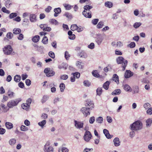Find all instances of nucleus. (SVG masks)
I'll return each instance as SVG.
<instances>
[{
    "mask_svg": "<svg viewBox=\"0 0 152 152\" xmlns=\"http://www.w3.org/2000/svg\"><path fill=\"white\" fill-rule=\"evenodd\" d=\"M113 80L114 81L116 82L117 84L119 83L118 77L116 74H115L113 75Z\"/></svg>",
    "mask_w": 152,
    "mask_h": 152,
    "instance_id": "22",
    "label": "nucleus"
},
{
    "mask_svg": "<svg viewBox=\"0 0 152 152\" xmlns=\"http://www.w3.org/2000/svg\"><path fill=\"white\" fill-rule=\"evenodd\" d=\"M84 85L86 86L89 87L91 85V83L88 80H85L83 81Z\"/></svg>",
    "mask_w": 152,
    "mask_h": 152,
    "instance_id": "50",
    "label": "nucleus"
},
{
    "mask_svg": "<svg viewBox=\"0 0 152 152\" xmlns=\"http://www.w3.org/2000/svg\"><path fill=\"white\" fill-rule=\"evenodd\" d=\"M68 67V65L66 64V63H63L61 64V65H59L58 68L59 69H63L65 70Z\"/></svg>",
    "mask_w": 152,
    "mask_h": 152,
    "instance_id": "23",
    "label": "nucleus"
},
{
    "mask_svg": "<svg viewBox=\"0 0 152 152\" xmlns=\"http://www.w3.org/2000/svg\"><path fill=\"white\" fill-rule=\"evenodd\" d=\"M60 90L61 92H63L64 91L65 89V85L63 83H61L59 86Z\"/></svg>",
    "mask_w": 152,
    "mask_h": 152,
    "instance_id": "39",
    "label": "nucleus"
},
{
    "mask_svg": "<svg viewBox=\"0 0 152 152\" xmlns=\"http://www.w3.org/2000/svg\"><path fill=\"white\" fill-rule=\"evenodd\" d=\"M121 93V91L120 89H116L113 92L112 94L113 95H116L120 94Z\"/></svg>",
    "mask_w": 152,
    "mask_h": 152,
    "instance_id": "26",
    "label": "nucleus"
},
{
    "mask_svg": "<svg viewBox=\"0 0 152 152\" xmlns=\"http://www.w3.org/2000/svg\"><path fill=\"white\" fill-rule=\"evenodd\" d=\"M116 61L118 64H122V70L124 71L128 64V61L125 60V59L122 56L118 57L116 59Z\"/></svg>",
    "mask_w": 152,
    "mask_h": 152,
    "instance_id": "2",
    "label": "nucleus"
},
{
    "mask_svg": "<svg viewBox=\"0 0 152 152\" xmlns=\"http://www.w3.org/2000/svg\"><path fill=\"white\" fill-rule=\"evenodd\" d=\"M146 126L147 127L151 126L152 123V119L149 118L146 121Z\"/></svg>",
    "mask_w": 152,
    "mask_h": 152,
    "instance_id": "36",
    "label": "nucleus"
},
{
    "mask_svg": "<svg viewBox=\"0 0 152 152\" xmlns=\"http://www.w3.org/2000/svg\"><path fill=\"white\" fill-rule=\"evenodd\" d=\"M142 24L140 22H136L133 25V27L135 28H137L140 27Z\"/></svg>",
    "mask_w": 152,
    "mask_h": 152,
    "instance_id": "51",
    "label": "nucleus"
},
{
    "mask_svg": "<svg viewBox=\"0 0 152 152\" xmlns=\"http://www.w3.org/2000/svg\"><path fill=\"white\" fill-rule=\"evenodd\" d=\"M31 101L32 100L31 98H29L27 100L26 103L27 104V106L30 107Z\"/></svg>",
    "mask_w": 152,
    "mask_h": 152,
    "instance_id": "62",
    "label": "nucleus"
},
{
    "mask_svg": "<svg viewBox=\"0 0 152 152\" xmlns=\"http://www.w3.org/2000/svg\"><path fill=\"white\" fill-rule=\"evenodd\" d=\"M64 6L65 7L66 9L67 10H70L72 8V7H73L72 6H71L69 4H64Z\"/></svg>",
    "mask_w": 152,
    "mask_h": 152,
    "instance_id": "43",
    "label": "nucleus"
},
{
    "mask_svg": "<svg viewBox=\"0 0 152 152\" xmlns=\"http://www.w3.org/2000/svg\"><path fill=\"white\" fill-rule=\"evenodd\" d=\"M61 151L62 152H69V150L66 147H62L61 148Z\"/></svg>",
    "mask_w": 152,
    "mask_h": 152,
    "instance_id": "64",
    "label": "nucleus"
},
{
    "mask_svg": "<svg viewBox=\"0 0 152 152\" xmlns=\"http://www.w3.org/2000/svg\"><path fill=\"white\" fill-rule=\"evenodd\" d=\"M78 55L80 56V58H86L87 57V54L85 51L83 50H82L78 53Z\"/></svg>",
    "mask_w": 152,
    "mask_h": 152,
    "instance_id": "13",
    "label": "nucleus"
},
{
    "mask_svg": "<svg viewBox=\"0 0 152 152\" xmlns=\"http://www.w3.org/2000/svg\"><path fill=\"white\" fill-rule=\"evenodd\" d=\"M103 132L107 138L111 139L112 137V136L109 133L107 129H104L103 130Z\"/></svg>",
    "mask_w": 152,
    "mask_h": 152,
    "instance_id": "17",
    "label": "nucleus"
},
{
    "mask_svg": "<svg viewBox=\"0 0 152 152\" xmlns=\"http://www.w3.org/2000/svg\"><path fill=\"white\" fill-rule=\"evenodd\" d=\"M3 50L4 53L7 55H14L15 54V52H12V48L10 45L5 46L3 48Z\"/></svg>",
    "mask_w": 152,
    "mask_h": 152,
    "instance_id": "4",
    "label": "nucleus"
},
{
    "mask_svg": "<svg viewBox=\"0 0 152 152\" xmlns=\"http://www.w3.org/2000/svg\"><path fill=\"white\" fill-rule=\"evenodd\" d=\"M5 126L8 129H12L13 126V124L12 123L8 122L5 123Z\"/></svg>",
    "mask_w": 152,
    "mask_h": 152,
    "instance_id": "21",
    "label": "nucleus"
},
{
    "mask_svg": "<svg viewBox=\"0 0 152 152\" xmlns=\"http://www.w3.org/2000/svg\"><path fill=\"white\" fill-rule=\"evenodd\" d=\"M49 97L47 95H44L42 100H41V102L42 103H45L48 99Z\"/></svg>",
    "mask_w": 152,
    "mask_h": 152,
    "instance_id": "37",
    "label": "nucleus"
},
{
    "mask_svg": "<svg viewBox=\"0 0 152 152\" xmlns=\"http://www.w3.org/2000/svg\"><path fill=\"white\" fill-rule=\"evenodd\" d=\"M64 56L66 60H68L69 59L70 55L68 52L66 51L65 52Z\"/></svg>",
    "mask_w": 152,
    "mask_h": 152,
    "instance_id": "57",
    "label": "nucleus"
},
{
    "mask_svg": "<svg viewBox=\"0 0 152 152\" xmlns=\"http://www.w3.org/2000/svg\"><path fill=\"white\" fill-rule=\"evenodd\" d=\"M102 88H98L96 90L97 94V95L100 96L102 92Z\"/></svg>",
    "mask_w": 152,
    "mask_h": 152,
    "instance_id": "54",
    "label": "nucleus"
},
{
    "mask_svg": "<svg viewBox=\"0 0 152 152\" xmlns=\"http://www.w3.org/2000/svg\"><path fill=\"white\" fill-rule=\"evenodd\" d=\"M92 137V135L91 132L89 131H86L83 137V138L85 140L88 142L89 141Z\"/></svg>",
    "mask_w": 152,
    "mask_h": 152,
    "instance_id": "6",
    "label": "nucleus"
},
{
    "mask_svg": "<svg viewBox=\"0 0 152 152\" xmlns=\"http://www.w3.org/2000/svg\"><path fill=\"white\" fill-rule=\"evenodd\" d=\"M13 36V34L11 32H8L6 35L7 37L9 39H11Z\"/></svg>",
    "mask_w": 152,
    "mask_h": 152,
    "instance_id": "49",
    "label": "nucleus"
},
{
    "mask_svg": "<svg viewBox=\"0 0 152 152\" xmlns=\"http://www.w3.org/2000/svg\"><path fill=\"white\" fill-rule=\"evenodd\" d=\"M21 77L20 75H17L14 78V81L16 82H18L20 80Z\"/></svg>",
    "mask_w": 152,
    "mask_h": 152,
    "instance_id": "34",
    "label": "nucleus"
},
{
    "mask_svg": "<svg viewBox=\"0 0 152 152\" xmlns=\"http://www.w3.org/2000/svg\"><path fill=\"white\" fill-rule=\"evenodd\" d=\"M21 106L23 109L27 110H28L30 107L29 106H27V104L26 103L22 104H21Z\"/></svg>",
    "mask_w": 152,
    "mask_h": 152,
    "instance_id": "32",
    "label": "nucleus"
},
{
    "mask_svg": "<svg viewBox=\"0 0 152 152\" xmlns=\"http://www.w3.org/2000/svg\"><path fill=\"white\" fill-rule=\"evenodd\" d=\"M104 25V22L103 21H101L99 22L97 25L96 27L97 28L100 29L102 28Z\"/></svg>",
    "mask_w": 152,
    "mask_h": 152,
    "instance_id": "35",
    "label": "nucleus"
},
{
    "mask_svg": "<svg viewBox=\"0 0 152 152\" xmlns=\"http://www.w3.org/2000/svg\"><path fill=\"white\" fill-rule=\"evenodd\" d=\"M39 36L38 35L34 36L32 39V41L34 42H37L39 41Z\"/></svg>",
    "mask_w": 152,
    "mask_h": 152,
    "instance_id": "33",
    "label": "nucleus"
},
{
    "mask_svg": "<svg viewBox=\"0 0 152 152\" xmlns=\"http://www.w3.org/2000/svg\"><path fill=\"white\" fill-rule=\"evenodd\" d=\"M68 76L66 75H61L60 76V79L63 80H66L68 78Z\"/></svg>",
    "mask_w": 152,
    "mask_h": 152,
    "instance_id": "56",
    "label": "nucleus"
},
{
    "mask_svg": "<svg viewBox=\"0 0 152 152\" xmlns=\"http://www.w3.org/2000/svg\"><path fill=\"white\" fill-rule=\"evenodd\" d=\"M85 107H87L88 109H92L94 108V105L93 102L90 100H87L86 101L85 103Z\"/></svg>",
    "mask_w": 152,
    "mask_h": 152,
    "instance_id": "8",
    "label": "nucleus"
},
{
    "mask_svg": "<svg viewBox=\"0 0 152 152\" xmlns=\"http://www.w3.org/2000/svg\"><path fill=\"white\" fill-rule=\"evenodd\" d=\"M133 75V73L130 70H127L126 71L124 74V77L125 78H129L132 76Z\"/></svg>",
    "mask_w": 152,
    "mask_h": 152,
    "instance_id": "12",
    "label": "nucleus"
},
{
    "mask_svg": "<svg viewBox=\"0 0 152 152\" xmlns=\"http://www.w3.org/2000/svg\"><path fill=\"white\" fill-rule=\"evenodd\" d=\"M75 126L77 129H80L83 128L84 123L83 121H77L76 120L74 121Z\"/></svg>",
    "mask_w": 152,
    "mask_h": 152,
    "instance_id": "9",
    "label": "nucleus"
},
{
    "mask_svg": "<svg viewBox=\"0 0 152 152\" xmlns=\"http://www.w3.org/2000/svg\"><path fill=\"white\" fill-rule=\"evenodd\" d=\"M146 113L147 114L150 115H152V107L148 108L146 111Z\"/></svg>",
    "mask_w": 152,
    "mask_h": 152,
    "instance_id": "59",
    "label": "nucleus"
},
{
    "mask_svg": "<svg viewBox=\"0 0 152 152\" xmlns=\"http://www.w3.org/2000/svg\"><path fill=\"white\" fill-rule=\"evenodd\" d=\"M46 120H44L41 121H40L38 123V125L40 126L42 128H43L46 124Z\"/></svg>",
    "mask_w": 152,
    "mask_h": 152,
    "instance_id": "25",
    "label": "nucleus"
},
{
    "mask_svg": "<svg viewBox=\"0 0 152 152\" xmlns=\"http://www.w3.org/2000/svg\"><path fill=\"white\" fill-rule=\"evenodd\" d=\"M110 83V82L109 81H107L103 85V88L106 90H107L109 88Z\"/></svg>",
    "mask_w": 152,
    "mask_h": 152,
    "instance_id": "28",
    "label": "nucleus"
},
{
    "mask_svg": "<svg viewBox=\"0 0 152 152\" xmlns=\"http://www.w3.org/2000/svg\"><path fill=\"white\" fill-rule=\"evenodd\" d=\"M64 15L68 19H71L72 18V15L68 12H65L64 14Z\"/></svg>",
    "mask_w": 152,
    "mask_h": 152,
    "instance_id": "40",
    "label": "nucleus"
},
{
    "mask_svg": "<svg viewBox=\"0 0 152 152\" xmlns=\"http://www.w3.org/2000/svg\"><path fill=\"white\" fill-rule=\"evenodd\" d=\"M42 42L44 44H47L48 43V38L46 37L45 36L42 39Z\"/></svg>",
    "mask_w": 152,
    "mask_h": 152,
    "instance_id": "53",
    "label": "nucleus"
},
{
    "mask_svg": "<svg viewBox=\"0 0 152 152\" xmlns=\"http://www.w3.org/2000/svg\"><path fill=\"white\" fill-rule=\"evenodd\" d=\"M81 111L82 112L84 116L87 117L90 114V110L88 109L87 107H83L81 109Z\"/></svg>",
    "mask_w": 152,
    "mask_h": 152,
    "instance_id": "7",
    "label": "nucleus"
},
{
    "mask_svg": "<svg viewBox=\"0 0 152 152\" xmlns=\"http://www.w3.org/2000/svg\"><path fill=\"white\" fill-rule=\"evenodd\" d=\"M49 22L53 25H56L58 24V23L57 20L54 19H51L49 20Z\"/></svg>",
    "mask_w": 152,
    "mask_h": 152,
    "instance_id": "29",
    "label": "nucleus"
},
{
    "mask_svg": "<svg viewBox=\"0 0 152 152\" xmlns=\"http://www.w3.org/2000/svg\"><path fill=\"white\" fill-rule=\"evenodd\" d=\"M1 11L4 12L9 14L10 12L9 10H7L5 7H3L1 8Z\"/></svg>",
    "mask_w": 152,
    "mask_h": 152,
    "instance_id": "55",
    "label": "nucleus"
},
{
    "mask_svg": "<svg viewBox=\"0 0 152 152\" xmlns=\"http://www.w3.org/2000/svg\"><path fill=\"white\" fill-rule=\"evenodd\" d=\"M16 140L15 138H12L9 141V143L11 146L14 145L16 143Z\"/></svg>",
    "mask_w": 152,
    "mask_h": 152,
    "instance_id": "24",
    "label": "nucleus"
},
{
    "mask_svg": "<svg viewBox=\"0 0 152 152\" xmlns=\"http://www.w3.org/2000/svg\"><path fill=\"white\" fill-rule=\"evenodd\" d=\"M124 89L127 92H131L132 91V89L129 86L128 84H125L124 86Z\"/></svg>",
    "mask_w": 152,
    "mask_h": 152,
    "instance_id": "19",
    "label": "nucleus"
},
{
    "mask_svg": "<svg viewBox=\"0 0 152 152\" xmlns=\"http://www.w3.org/2000/svg\"><path fill=\"white\" fill-rule=\"evenodd\" d=\"M123 45V42L121 41H118L116 43V46L118 47H121Z\"/></svg>",
    "mask_w": 152,
    "mask_h": 152,
    "instance_id": "63",
    "label": "nucleus"
},
{
    "mask_svg": "<svg viewBox=\"0 0 152 152\" xmlns=\"http://www.w3.org/2000/svg\"><path fill=\"white\" fill-rule=\"evenodd\" d=\"M5 4L7 8H9L12 4V1L10 0H7L5 1Z\"/></svg>",
    "mask_w": 152,
    "mask_h": 152,
    "instance_id": "30",
    "label": "nucleus"
},
{
    "mask_svg": "<svg viewBox=\"0 0 152 152\" xmlns=\"http://www.w3.org/2000/svg\"><path fill=\"white\" fill-rule=\"evenodd\" d=\"M20 130L23 131H26L28 130V127L22 125L20 127Z\"/></svg>",
    "mask_w": 152,
    "mask_h": 152,
    "instance_id": "46",
    "label": "nucleus"
},
{
    "mask_svg": "<svg viewBox=\"0 0 152 152\" xmlns=\"http://www.w3.org/2000/svg\"><path fill=\"white\" fill-rule=\"evenodd\" d=\"M7 94L9 97L10 98H12L15 96V93L9 90L7 92Z\"/></svg>",
    "mask_w": 152,
    "mask_h": 152,
    "instance_id": "31",
    "label": "nucleus"
},
{
    "mask_svg": "<svg viewBox=\"0 0 152 152\" xmlns=\"http://www.w3.org/2000/svg\"><path fill=\"white\" fill-rule=\"evenodd\" d=\"M68 34L69 35V38L70 39H74L75 38V35L72 34V32L71 31H69Z\"/></svg>",
    "mask_w": 152,
    "mask_h": 152,
    "instance_id": "20",
    "label": "nucleus"
},
{
    "mask_svg": "<svg viewBox=\"0 0 152 152\" xmlns=\"http://www.w3.org/2000/svg\"><path fill=\"white\" fill-rule=\"evenodd\" d=\"M82 14L86 18H91V12L86 11L84 10L82 12Z\"/></svg>",
    "mask_w": 152,
    "mask_h": 152,
    "instance_id": "14",
    "label": "nucleus"
},
{
    "mask_svg": "<svg viewBox=\"0 0 152 152\" xmlns=\"http://www.w3.org/2000/svg\"><path fill=\"white\" fill-rule=\"evenodd\" d=\"M21 101V99L20 98L12 100L7 103V106L9 108H12L13 107L17 106Z\"/></svg>",
    "mask_w": 152,
    "mask_h": 152,
    "instance_id": "3",
    "label": "nucleus"
},
{
    "mask_svg": "<svg viewBox=\"0 0 152 152\" xmlns=\"http://www.w3.org/2000/svg\"><path fill=\"white\" fill-rule=\"evenodd\" d=\"M103 118L102 117H99L97 118L96 120V122L98 123H102L103 122Z\"/></svg>",
    "mask_w": 152,
    "mask_h": 152,
    "instance_id": "48",
    "label": "nucleus"
},
{
    "mask_svg": "<svg viewBox=\"0 0 152 152\" xmlns=\"http://www.w3.org/2000/svg\"><path fill=\"white\" fill-rule=\"evenodd\" d=\"M135 134V132H134V130H132V131L129 133V136L131 138H132L134 136Z\"/></svg>",
    "mask_w": 152,
    "mask_h": 152,
    "instance_id": "60",
    "label": "nucleus"
},
{
    "mask_svg": "<svg viewBox=\"0 0 152 152\" xmlns=\"http://www.w3.org/2000/svg\"><path fill=\"white\" fill-rule=\"evenodd\" d=\"M104 39L103 37L100 34H97L96 41L98 45L101 44Z\"/></svg>",
    "mask_w": 152,
    "mask_h": 152,
    "instance_id": "10",
    "label": "nucleus"
},
{
    "mask_svg": "<svg viewBox=\"0 0 152 152\" xmlns=\"http://www.w3.org/2000/svg\"><path fill=\"white\" fill-rule=\"evenodd\" d=\"M114 144L115 146L117 147L120 145V142L118 138L115 137L113 141Z\"/></svg>",
    "mask_w": 152,
    "mask_h": 152,
    "instance_id": "15",
    "label": "nucleus"
},
{
    "mask_svg": "<svg viewBox=\"0 0 152 152\" xmlns=\"http://www.w3.org/2000/svg\"><path fill=\"white\" fill-rule=\"evenodd\" d=\"M55 74V72L53 71H50L48 73L46 74V75L48 77H50L53 76Z\"/></svg>",
    "mask_w": 152,
    "mask_h": 152,
    "instance_id": "52",
    "label": "nucleus"
},
{
    "mask_svg": "<svg viewBox=\"0 0 152 152\" xmlns=\"http://www.w3.org/2000/svg\"><path fill=\"white\" fill-rule=\"evenodd\" d=\"M29 20L31 22H35L37 21V15L35 14H31L29 15Z\"/></svg>",
    "mask_w": 152,
    "mask_h": 152,
    "instance_id": "11",
    "label": "nucleus"
},
{
    "mask_svg": "<svg viewBox=\"0 0 152 152\" xmlns=\"http://www.w3.org/2000/svg\"><path fill=\"white\" fill-rule=\"evenodd\" d=\"M21 32V29L18 28H14L13 30V34H20Z\"/></svg>",
    "mask_w": 152,
    "mask_h": 152,
    "instance_id": "27",
    "label": "nucleus"
},
{
    "mask_svg": "<svg viewBox=\"0 0 152 152\" xmlns=\"http://www.w3.org/2000/svg\"><path fill=\"white\" fill-rule=\"evenodd\" d=\"M54 11L55 12V13L54 14V15L55 17H57L58 14H60L61 12V9L59 8H55Z\"/></svg>",
    "mask_w": 152,
    "mask_h": 152,
    "instance_id": "18",
    "label": "nucleus"
},
{
    "mask_svg": "<svg viewBox=\"0 0 152 152\" xmlns=\"http://www.w3.org/2000/svg\"><path fill=\"white\" fill-rule=\"evenodd\" d=\"M43 150L44 152H53V148L50 146V143L47 142L44 146Z\"/></svg>",
    "mask_w": 152,
    "mask_h": 152,
    "instance_id": "5",
    "label": "nucleus"
},
{
    "mask_svg": "<svg viewBox=\"0 0 152 152\" xmlns=\"http://www.w3.org/2000/svg\"><path fill=\"white\" fill-rule=\"evenodd\" d=\"M150 106L151 105L149 103H145L143 105V107L145 109L149 108Z\"/></svg>",
    "mask_w": 152,
    "mask_h": 152,
    "instance_id": "58",
    "label": "nucleus"
},
{
    "mask_svg": "<svg viewBox=\"0 0 152 152\" xmlns=\"http://www.w3.org/2000/svg\"><path fill=\"white\" fill-rule=\"evenodd\" d=\"M77 66L79 69H82L84 66V63L82 61H77L76 63Z\"/></svg>",
    "mask_w": 152,
    "mask_h": 152,
    "instance_id": "16",
    "label": "nucleus"
},
{
    "mask_svg": "<svg viewBox=\"0 0 152 152\" xmlns=\"http://www.w3.org/2000/svg\"><path fill=\"white\" fill-rule=\"evenodd\" d=\"M92 73L93 76L95 77H98L99 76V74L98 73L97 71L96 70L93 71Z\"/></svg>",
    "mask_w": 152,
    "mask_h": 152,
    "instance_id": "41",
    "label": "nucleus"
},
{
    "mask_svg": "<svg viewBox=\"0 0 152 152\" xmlns=\"http://www.w3.org/2000/svg\"><path fill=\"white\" fill-rule=\"evenodd\" d=\"M130 127L132 130L137 131L142 129V124L141 121H137L131 124Z\"/></svg>",
    "mask_w": 152,
    "mask_h": 152,
    "instance_id": "1",
    "label": "nucleus"
},
{
    "mask_svg": "<svg viewBox=\"0 0 152 152\" xmlns=\"http://www.w3.org/2000/svg\"><path fill=\"white\" fill-rule=\"evenodd\" d=\"M78 28V26L76 24H73L71 26L70 29L71 30L74 31L77 30V29Z\"/></svg>",
    "mask_w": 152,
    "mask_h": 152,
    "instance_id": "47",
    "label": "nucleus"
},
{
    "mask_svg": "<svg viewBox=\"0 0 152 152\" xmlns=\"http://www.w3.org/2000/svg\"><path fill=\"white\" fill-rule=\"evenodd\" d=\"M105 6L109 8H111L113 6V4L112 2L110 1H107L105 3Z\"/></svg>",
    "mask_w": 152,
    "mask_h": 152,
    "instance_id": "38",
    "label": "nucleus"
},
{
    "mask_svg": "<svg viewBox=\"0 0 152 152\" xmlns=\"http://www.w3.org/2000/svg\"><path fill=\"white\" fill-rule=\"evenodd\" d=\"M72 75L74 76L75 78H79L80 76V73L78 72H76L75 73H72Z\"/></svg>",
    "mask_w": 152,
    "mask_h": 152,
    "instance_id": "44",
    "label": "nucleus"
},
{
    "mask_svg": "<svg viewBox=\"0 0 152 152\" xmlns=\"http://www.w3.org/2000/svg\"><path fill=\"white\" fill-rule=\"evenodd\" d=\"M99 20V19L97 18L94 19L92 20V23L94 25H96L97 23Z\"/></svg>",
    "mask_w": 152,
    "mask_h": 152,
    "instance_id": "61",
    "label": "nucleus"
},
{
    "mask_svg": "<svg viewBox=\"0 0 152 152\" xmlns=\"http://www.w3.org/2000/svg\"><path fill=\"white\" fill-rule=\"evenodd\" d=\"M17 16V14L16 12H13L11 13L9 15V17L10 19H12L16 17Z\"/></svg>",
    "mask_w": 152,
    "mask_h": 152,
    "instance_id": "45",
    "label": "nucleus"
},
{
    "mask_svg": "<svg viewBox=\"0 0 152 152\" xmlns=\"http://www.w3.org/2000/svg\"><path fill=\"white\" fill-rule=\"evenodd\" d=\"M92 7H93L91 6L86 5L84 6V10L86 11H89V10L91 9Z\"/></svg>",
    "mask_w": 152,
    "mask_h": 152,
    "instance_id": "42",
    "label": "nucleus"
}]
</instances>
